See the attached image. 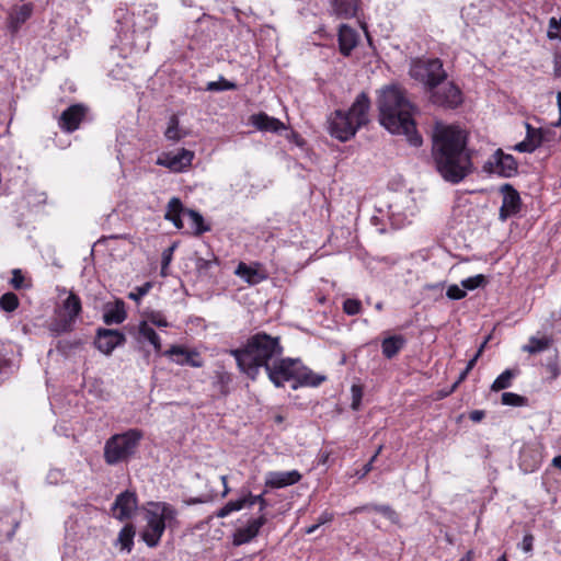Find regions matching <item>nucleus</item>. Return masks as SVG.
<instances>
[{
	"label": "nucleus",
	"mask_w": 561,
	"mask_h": 561,
	"mask_svg": "<svg viewBox=\"0 0 561 561\" xmlns=\"http://www.w3.org/2000/svg\"><path fill=\"white\" fill-rule=\"evenodd\" d=\"M373 511L381 514L387 519H389L391 523L396 524L399 520V516H398L397 512L390 505L375 504V505H373Z\"/></svg>",
	"instance_id": "a18cd8bd"
},
{
	"label": "nucleus",
	"mask_w": 561,
	"mask_h": 561,
	"mask_svg": "<svg viewBox=\"0 0 561 561\" xmlns=\"http://www.w3.org/2000/svg\"><path fill=\"white\" fill-rule=\"evenodd\" d=\"M238 368L251 380H256L262 368H266L274 359L284 354L279 336L266 332H257L248 337L247 342L238 348L231 350Z\"/></svg>",
	"instance_id": "7ed1b4c3"
},
{
	"label": "nucleus",
	"mask_w": 561,
	"mask_h": 561,
	"mask_svg": "<svg viewBox=\"0 0 561 561\" xmlns=\"http://www.w3.org/2000/svg\"><path fill=\"white\" fill-rule=\"evenodd\" d=\"M355 125L357 124L350 114H346L345 111L336 110L329 119V133L340 141H347L359 129V126Z\"/></svg>",
	"instance_id": "9b49d317"
},
{
	"label": "nucleus",
	"mask_w": 561,
	"mask_h": 561,
	"mask_svg": "<svg viewBox=\"0 0 561 561\" xmlns=\"http://www.w3.org/2000/svg\"><path fill=\"white\" fill-rule=\"evenodd\" d=\"M333 517H334V516H333V514H332V513H330V512H328V511H324V512H322V513H321V515L318 517L317 523H318V525H319V526H321V525H324V524H327V523L332 522V520H333Z\"/></svg>",
	"instance_id": "680f3d73"
},
{
	"label": "nucleus",
	"mask_w": 561,
	"mask_h": 561,
	"mask_svg": "<svg viewBox=\"0 0 561 561\" xmlns=\"http://www.w3.org/2000/svg\"><path fill=\"white\" fill-rule=\"evenodd\" d=\"M267 522L265 514H261L257 518L250 519L247 526L238 528L233 534L232 543L237 547L250 542L255 538L262 526Z\"/></svg>",
	"instance_id": "6ab92c4d"
},
{
	"label": "nucleus",
	"mask_w": 561,
	"mask_h": 561,
	"mask_svg": "<svg viewBox=\"0 0 561 561\" xmlns=\"http://www.w3.org/2000/svg\"><path fill=\"white\" fill-rule=\"evenodd\" d=\"M163 355L170 357L178 365H188L196 368L204 365L197 351L187 350L182 345H172Z\"/></svg>",
	"instance_id": "dca6fc26"
},
{
	"label": "nucleus",
	"mask_w": 561,
	"mask_h": 561,
	"mask_svg": "<svg viewBox=\"0 0 561 561\" xmlns=\"http://www.w3.org/2000/svg\"><path fill=\"white\" fill-rule=\"evenodd\" d=\"M373 505L374 504H366V505H363V506L355 507L351 513L352 514H358V513H362V512L373 511Z\"/></svg>",
	"instance_id": "0e129e2a"
},
{
	"label": "nucleus",
	"mask_w": 561,
	"mask_h": 561,
	"mask_svg": "<svg viewBox=\"0 0 561 561\" xmlns=\"http://www.w3.org/2000/svg\"><path fill=\"white\" fill-rule=\"evenodd\" d=\"M370 108V100L367 93H359L346 114L352 116V119L359 126V128L368 123V111Z\"/></svg>",
	"instance_id": "4be33fe9"
},
{
	"label": "nucleus",
	"mask_w": 561,
	"mask_h": 561,
	"mask_svg": "<svg viewBox=\"0 0 561 561\" xmlns=\"http://www.w3.org/2000/svg\"><path fill=\"white\" fill-rule=\"evenodd\" d=\"M501 402L504 405L525 407L528 403V399L514 392H504L501 397Z\"/></svg>",
	"instance_id": "58836bf2"
},
{
	"label": "nucleus",
	"mask_w": 561,
	"mask_h": 561,
	"mask_svg": "<svg viewBox=\"0 0 561 561\" xmlns=\"http://www.w3.org/2000/svg\"><path fill=\"white\" fill-rule=\"evenodd\" d=\"M409 75L413 80L422 83L427 92L447 79V72L439 58L412 59Z\"/></svg>",
	"instance_id": "423d86ee"
},
{
	"label": "nucleus",
	"mask_w": 561,
	"mask_h": 561,
	"mask_svg": "<svg viewBox=\"0 0 561 561\" xmlns=\"http://www.w3.org/2000/svg\"><path fill=\"white\" fill-rule=\"evenodd\" d=\"M432 156L440 176L451 184L460 183L473 169L467 134L459 127L447 126L433 136Z\"/></svg>",
	"instance_id": "f257e3e1"
},
{
	"label": "nucleus",
	"mask_w": 561,
	"mask_h": 561,
	"mask_svg": "<svg viewBox=\"0 0 561 561\" xmlns=\"http://www.w3.org/2000/svg\"><path fill=\"white\" fill-rule=\"evenodd\" d=\"M135 527L131 524H126L119 531L117 543L121 550L130 552L134 546Z\"/></svg>",
	"instance_id": "f704fd0d"
},
{
	"label": "nucleus",
	"mask_w": 561,
	"mask_h": 561,
	"mask_svg": "<svg viewBox=\"0 0 561 561\" xmlns=\"http://www.w3.org/2000/svg\"><path fill=\"white\" fill-rule=\"evenodd\" d=\"M483 170L501 178H512L518 172V163L512 154L497 149L484 163Z\"/></svg>",
	"instance_id": "9d476101"
},
{
	"label": "nucleus",
	"mask_w": 561,
	"mask_h": 561,
	"mask_svg": "<svg viewBox=\"0 0 561 561\" xmlns=\"http://www.w3.org/2000/svg\"><path fill=\"white\" fill-rule=\"evenodd\" d=\"M186 136V131L180 127L179 117L173 114L168 121V126L164 131V137L171 141H179Z\"/></svg>",
	"instance_id": "72a5a7b5"
},
{
	"label": "nucleus",
	"mask_w": 561,
	"mask_h": 561,
	"mask_svg": "<svg viewBox=\"0 0 561 561\" xmlns=\"http://www.w3.org/2000/svg\"><path fill=\"white\" fill-rule=\"evenodd\" d=\"M526 138L514 146L518 152H534L542 144V134L539 129L533 128L526 123Z\"/></svg>",
	"instance_id": "cd10ccee"
},
{
	"label": "nucleus",
	"mask_w": 561,
	"mask_h": 561,
	"mask_svg": "<svg viewBox=\"0 0 561 561\" xmlns=\"http://www.w3.org/2000/svg\"><path fill=\"white\" fill-rule=\"evenodd\" d=\"M185 216H187L192 221L194 228V236L199 237L203 233L211 230V226L205 222L204 217L197 210L188 208L185 211Z\"/></svg>",
	"instance_id": "473e14b6"
},
{
	"label": "nucleus",
	"mask_w": 561,
	"mask_h": 561,
	"mask_svg": "<svg viewBox=\"0 0 561 561\" xmlns=\"http://www.w3.org/2000/svg\"><path fill=\"white\" fill-rule=\"evenodd\" d=\"M147 320L158 328L169 327L165 317L159 311H150L147 313Z\"/></svg>",
	"instance_id": "8fccbe9b"
},
{
	"label": "nucleus",
	"mask_w": 561,
	"mask_h": 561,
	"mask_svg": "<svg viewBox=\"0 0 561 561\" xmlns=\"http://www.w3.org/2000/svg\"><path fill=\"white\" fill-rule=\"evenodd\" d=\"M125 341V335L118 330L99 329L94 345L100 352L110 355L115 347L123 345Z\"/></svg>",
	"instance_id": "ddd939ff"
},
{
	"label": "nucleus",
	"mask_w": 561,
	"mask_h": 561,
	"mask_svg": "<svg viewBox=\"0 0 561 561\" xmlns=\"http://www.w3.org/2000/svg\"><path fill=\"white\" fill-rule=\"evenodd\" d=\"M231 382L232 375L227 371L224 366H218L217 369L214 370L211 376V387L220 398H226L230 393Z\"/></svg>",
	"instance_id": "393cba45"
},
{
	"label": "nucleus",
	"mask_w": 561,
	"mask_h": 561,
	"mask_svg": "<svg viewBox=\"0 0 561 561\" xmlns=\"http://www.w3.org/2000/svg\"><path fill=\"white\" fill-rule=\"evenodd\" d=\"M488 340H489V337L484 340V342L480 345V347L478 348V351L474 354V356L468 362V364H467V366L465 368V369H467V371H470L474 367L478 358L483 353V350H484L485 344L488 343Z\"/></svg>",
	"instance_id": "bf43d9fd"
},
{
	"label": "nucleus",
	"mask_w": 561,
	"mask_h": 561,
	"mask_svg": "<svg viewBox=\"0 0 561 561\" xmlns=\"http://www.w3.org/2000/svg\"><path fill=\"white\" fill-rule=\"evenodd\" d=\"M501 192L503 194V201L499 218L500 220L505 221L520 210L522 201L518 192L508 183L502 185Z\"/></svg>",
	"instance_id": "4468645a"
},
{
	"label": "nucleus",
	"mask_w": 561,
	"mask_h": 561,
	"mask_svg": "<svg viewBox=\"0 0 561 561\" xmlns=\"http://www.w3.org/2000/svg\"><path fill=\"white\" fill-rule=\"evenodd\" d=\"M237 84L234 82L226 80L224 77H220L217 81H210L207 83L206 90L208 91H228L236 90Z\"/></svg>",
	"instance_id": "37998d69"
},
{
	"label": "nucleus",
	"mask_w": 561,
	"mask_h": 561,
	"mask_svg": "<svg viewBox=\"0 0 561 561\" xmlns=\"http://www.w3.org/2000/svg\"><path fill=\"white\" fill-rule=\"evenodd\" d=\"M554 75L556 77H561V60L556 59L554 62Z\"/></svg>",
	"instance_id": "338daca9"
},
{
	"label": "nucleus",
	"mask_w": 561,
	"mask_h": 561,
	"mask_svg": "<svg viewBox=\"0 0 561 561\" xmlns=\"http://www.w3.org/2000/svg\"><path fill=\"white\" fill-rule=\"evenodd\" d=\"M343 311L347 316H356L362 311V302L358 299L347 298L343 302Z\"/></svg>",
	"instance_id": "49530a36"
},
{
	"label": "nucleus",
	"mask_w": 561,
	"mask_h": 561,
	"mask_svg": "<svg viewBox=\"0 0 561 561\" xmlns=\"http://www.w3.org/2000/svg\"><path fill=\"white\" fill-rule=\"evenodd\" d=\"M516 376V373L512 369H505L501 375L497 376V378L493 381L491 386L492 391H500L507 389L512 386V381L514 377Z\"/></svg>",
	"instance_id": "e433bc0d"
},
{
	"label": "nucleus",
	"mask_w": 561,
	"mask_h": 561,
	"mask_svg": "<svg viewBox=\"0 0 561 561\" xmlns=\"http://www.w3.org/2000/svg\"><path fill=\"white\" fill-rule=\"evenodd\" d=\"M486 283L485 276L478 274L461 280V286L465 290H474Z\"/></svg>",
	"instance_id": "c03bdc74"
},
{
	"label": "nucleus",
	"mask_w": 561,
	"mask_h": 561,
	"mask_svg": "<svg viewBox=\"0 0 561 561\" xmlns=\"http://www.w3.org/2000/svg\"><path fill=\"white\" fill-rule=\"evenodd\" d=\"M176 247H178V243L174 242L169 248L163 250V252H162V260H161V274L162 275H165V271H167V268L169 267V265H170V263L172 261L173 252L176 249Z\"/></svg>",
	"instance_id": "09e8293b"
},
{
	"label": "nucleus",
	"mask_w": 561,
	"mask_h": 561,
	"mask_svg": "<svg viewBox=\"0 0 561 561\" xmlns=\"http://www.w3.org/2000/svg\"><path fill=\"white\" fill-rule=\"evenodd\" d=\"M339 49L340 53L347 57L352 50L357 46L358 34L357 32L348 26L347 24H341L337 34Z\"/></svg>",
	"instance_id": "b1692460"
},
{
	"label": "nucleus",
	"mask_w": 561,
	"mask_h": 561,
	"mask_svg": "<svg viewBox=\"0 0 561 561\" xmlns=\"http://www.w3.org/2000/svg\"><path fill=\"white\" fill-rule=\"evenodd\" d=\"M186 209L179 197H172L168 203L164 219L171 221L175 228L182 229L183 221L181 217L185 216Z\"/></svg>",
	"instance_id": "c85d7f7f"
},
{
	"label": "nucleus",
	"mask_w": 561,
	"mask_h": 561,
	"mask_svg": "<svg viewBox=\"0 0 561 561\" xmlns=\"http://www.w3.org/2000/svg\"><path fill=\"white\" fill-rule=\"evenodd\" d=\"M64 478L61 470L53 469L47 474V481L51 484H57Z\"/></svg>",
	"instance_id": "052dcab7"
},
{
	"label": "nucleus",
	"mask_w": 561,
	"mask_h": 561,
	"mask_svg": "<svg viewBox=\"0 0 561 561\" xmlns=\"http://www.w3.org/2000/svg\"><path fill=\"white\" fill-rule=\"evenodd\" d=\"M175 510L163 504L161 512L148 511L146 514V526L141 531V538L148 547H157L165 530L167 523L175 519Z\"/></svg>",
	"instance_id": "0eeeda50"
},
{
	"label": "nucleus",
	"mask_w": 561,
	"mask_h": 561,
	"mask_svg": "<svg viewBox=\"0 0 561 561\" xmlns=\"http://www.w3.org/2000/svg\"><path fill=\"white\" fill-rule=\"evenodd\" d=\"M10 284L14 289H22L26 287L25 278L21 270L15 268L12 271V278L10 280Z\"/></svg>",
	"instance_id": "3c124183"
},
{
	"label": "nucleus",
	"mask_w": 561,
	"mask_h": 561,
	"mask_svg": "<svg viewBox=\"0 0 561 561\" xmlns=\"http://www.w3.org/2000/svg\"><path fill=\"white\" fill-rule=\"evenodd\" d=\"M379 122L391 134L407 136L410 145L419 147L422 137L417 134L413 119L414 106L407 92L399 85H388L378 96Z\"/></svg>",
	"instance_id": "f03ea898"
},
{
	"label": "nucleus",
	"mask_w": 561,
	"mask_h": 561,
	"mask_svg": "<svg viewBox=\"0 0 561 561\" xmlns=\"http://www.w3.org/2000/svg\"><path fill=\"white\" fill-rule=\"evenodd\" d=\"M430 101L437 106L456 108L462 103V93L453 81H443L428 91Z\"/></svg>",
	"instance_id": "1a4fd4ad"
},
{
	"label": "nucleus",
	"mask_w": 561,
	"mask_h": 561,
	"mask_svg": "<svg viewBox=\"0 0 561 561\" xmlns=\"http://www.w3.org/2000/svg\"><path fill=\"white\" fill-rule=\"evenodd\" d=\"M140 336L146 339L153 347L156 352L161 351V340L157 332L148 324L147 321H141L138 328Z\"/></svg>",
	"instance_id": "c9c22d12"
},
{
	"label": "nucleus",
	"mask_w": 561,
	"mask_h": 561,
	"mask_svg": "<svg viewBox=\"0 0 561 561\" xmlns=\"http://www.w3.org/2000/svg\"><path fill=\"white\" fill-rule=\"evenodd\" d=\"M389 218L391 220V225L396 229H399V228L403 227L405 225V222H409V220L405 216L401 217V215L393 209V206H390Z\"/></svg>",
	"instance_id": "5fc2aeb1"
},
{
	"label": "nucleus",
	"mask_w": 561,
	"mask_h": 561,
	"mask_svg": "<svg viewBox=\"0 0 561 561\" xmlns=\"http://www.w3.org/2000/svg\"><path fill=\"white\" fill-rule=\"evenodd\" d=\"M534 536L531 534H527L524 536L523 541L520 543V548L524 552L529 553L534 548Z\"/></svg>",
	"instance_id": "13d9d810"
},
{
	"label": "nucleus",
	"mask_w": 561,
	"mask_h": 561,
	"mask_svg": "<svg viewBox=\"0 0 561 561\" xmlns=\"http://www.w3.org/2000/svg\"><path fill=\"white\" fill-rule=\"evenodd\" d=\"M362 0H331L332 12L340 19H352L357 15Z\"/></svg>",
	"instance_id": "bb28decb"
},
{
	"label": "nucleus",
	"mask_w": 561,
	"mask_h": 561,
	"mask_svg": "<svg viewBox=\"0 0 561 561\" xmlns=\"http://www.w3.org/2000/svg\"><path fill=\"white\" fill-rule=\"evenodd\" d=\"M371 469H373V466L370 463H366L363 467V469L359 472H357L358 478L359 479L364 478L365 476H367L371 471Z\"/></svg>",
	"instance_id": "69168bd1"
},
{
	"label": "nucleus",
	"mask_w": 561,
	"mask_h": 561,
	"mask_svg": "<svg viewBox=\"0 0 561 561\" xmlns=\"http://www.w3.org/2000/svg\"><path fill=\"white\" fill-rule=\"evenodd\" d=\"M561 33V19L557 20L556 18H551L549 22V37L550 38H558L560 37Z\"/></svg>",
	"instance_id": "4d7b16f0"
},
{
	"label": "nucleus",
	"mask_w": 561,
	"mask_h": 561,
	"mask_svg": "<svg viewBox=\"0 0 561 561\" xmlns=\"http://www.w3.org/2000/svg\"><path fill=\"white\" fill-rule=\"evenodd\" d=\"M88 107L83 104H73L67 107L60 115L58 124L59 127L66 133H73L80 126V123L85 118Z\"/></svg>",
	"instance_id": "2eb2a0df"
},
{
	"label": "nucleus",
	"mask_w": 561,
	"mask_h": 561,
	"mask_svg": "<svg viewBox=\"0 0 561 561\" xmlns=\"http://www.w3.org/2000/svg\"><path fill=\"white\" fill-rule=\"evenodd\" d=\"M194 152L181 149L176 153L165 152L157 159V164L165 167L173 172H182L192 164Z\"/></svg>",
	"instance_id": "f8f14e48"
},
{
	"label": "nucleus",
	"mask_w": 561,
	"mask_h": 561,
	"mask_svg": "<svg viewBox=\"0 0 561 561\" xmlns=\"http://www.w3.org/2000/svg\"><path fill=\"white\" fill-rule=\"evenodd\" d=\"M264 494H265V492H263L262 494H259V495H253L251 492H248L247 494H244L243 497H244V500H247V507H251L254 504H259L260 513L264 514L263 513L264 510L268 506V503H267L266 499L264 497Z\"/></svg>",
	"instance_id": "79ce46f5"
},
{
	"label": "nucleus",
	"mask_w": 561,
	"mask_h": 561,
	"mask_svg": "<svg viewBox=\"0 0 561 561\" xmlns=\"http://www.w3.org/2000/svg\"><path fill=\"white\" fill-rule=\"evenodd\" d=\"M19 307V298L13 293H5L0 297V308L5 312H12Z\"/></svg>",
	"instance_id": "ea45409f"
},
{
	"label": "nucleus",
	"mask_w": 561,
	"mask_h": 561,
	"mask_svg": "<svg viewBox=\"0 0 561 561\" xmlns=\"http://www.w3.org/2000/svg\"><path fill=\"white\" fill-rule=\"evenodd\" d=\"M484 415H485L484 411H482V410H474V411L470 412L469 419L472 422H480V421L483 420Z\"/></svg>",
	"instance_id": "e2e57ef3"
},
{
	"label": "nucleus",
	"mask_w": 561,
	"mask_h": 561,
	"mask_svg": "<svg viewBox=\"0 0 561 561\" xmlns=\"http://www.w3.org/2000/svg\"><path fill=\"white\" fill-rule=\"evenodd\" d=\"M82 310L81 299L75 293L62 301L61 306L56 310V317L49 324V331L53 335L72 331L77 317Z\"/></svg>",
	"instance_id": "6e6552de"
},
{
	"label": "nucleus",
	"mask_w": 561,
	"mask_h": 561,
	"mask_svg": "<svg viewBox=\"0 0 561 561\" xmlns=\"http://www.w3.org/2000/svg\"><path fill=\"white\" fill-rule=\"evenodd\" d=\"M546 369L549 371L551 380H554L561 374V370L559 368L558 355L557 354H556L554 357L549 358L547 360Z\"/></svg>",
	"instance_id": "603ef678"
},
{
	"label": "nucleus",
	"mask_w": 561,
	"mask_h": 561,
	"mask_svg": "<svg viewBox=\"0 0 561 561\" xmlns=\"http://www.w3.org/2000/svg\"><path fill=\"white\" fill-rule=\"evenodd\" d=\"M529 451L530 450L527 447L522 450L520 467H523L525 471H535L540 466L541 458L540 455L536 453V455L531 457V461L527 462L526 456Z\"/></svg>",
	"instance_id": "a19ab883"
},
{
	"label": "nucleus",
	"mask_w": 561,
	"mask_h": 561,
	"mask_svg": "<svg viewBox=\"0 0 561 561\" xmlns=\"http://www.w3.org/2000/svg\"><path fill=\"white\" fill-rule=\"evenodd\" d=\"M127 314L125 304L122 300H116L113 306H107L103 313V321L105 324H121L125 321Z\"/></svg>",
	"instance_id": "c756f323"
},
{
	"label": "nucleus",
	"mask_w": 561,
	"mask_h": 561,
	"mask_svg": "<svg viewBox=\"0 0 561 561\" xmlns=\"http://www.w3.org/2000/svg\"><path fill=\"white\" fill-rule=\"evenodd\" d=\"M553 344L552 336L543 335L541 337L530 336L528 343L522 346V351L530 355L545 352Z\"/></svg>",
	"instance_id": "2f4dec72"
},
{
	"label": "nucleus",
	"mask_w": 561,
	"mask_h": 561,
	"mask_svg": "<svg viewBox=\"0 0 561 561\" xmlns=\"http://www.w3.org/2000/svg\"><path fill=\"white\" fill-rule=\"evenodd\" d=\"M260 264L248 265L240 262L234 271V274L247 282L249 285H257L267 278L265 271L260 268Z\"/></svg>",
	"instance_id": "5701e85b"
},
{
	"label": "nucleus",
	"mask_w": 561,
	"mask_h": 561,
	"mask_svg": "<svg viewBox=\"0 0 561 561\" xmlns=\"http://www.w3.org/2000/svg\"><path fill=\"white\" fill-rule=\"evenodd\" d=\"M136 508L137 496L129 491L118 494L112 505L113 516L119 520L130 518Z\"/></svg>",
	"instance_id": "a211bd4d"
},
{
	"label": "nucleus",
	"mask_w": 561,
	"mask_h": 561,
	"mask_svg": "<svg viewBox=\"0 0 561 561\" xmlns=\"http://www.w3.org/2000/svg\"><path fill=\"white\" fill-rule=\"evenodd\" d=\"M352 409L358 410L363 397V390L360 386L353 385L352 386Z\"/></svg>",
	"instance_id": "6e6d98bb"
},
{
	"label": "nucleus",
	"mask_w": 561,
	"mask_h": 561,
	"mask_svg": "<svg viewBox=\"0 0 561 561\" xmlns=\"http://www.w3.org/2000/svg\"><path fill=\"white\" fill-rule=\"evenodd\" d=\"M302 476L298 470L268 471L265 474V486L270 489H282L294 485L301 480Z\"/></svg>",
	"instance_id": "aec40b11"
},
{
	"label": "nucleus",
	"mask_w": 561,
	"mask_h": 561,
	"mask_svg": "<svg viewBox=\"0 0 561 561\" xmlns=\"http://www.w3.org/2000/svg\"><path fill=\"white\" fill-rule=\"evenodd\" d=\"M144 433L129 428L124 433L112 435L104 444V461L108 466L128 462L136 454Z\"/></svg>",
	"instance_id": "39448f33"
},
{
	"label": "nucleus",
	"mask_w": 561,
	"mask_h": 561,
	"mask_svg": "<svg viewBox=\"0 0 561 561\" xmlns=\"http://www.w3.org/2000/svg\"><path fill=\"white\" fill-rule=\"evenodd\" d=\"M251 124L259 130L277 133L285 128V125L275 117L261 112L250 117Z\"/></svg>",
	"instance_id": "a878e982"
},
{
	"label": "nucleus",
	"mask_w": 561,
	"mask_h": 561,
	"mask_svg": "<svg viewBox=\"0 0 561 561\" xmlns=\"http://www.w3.org/2000/svg\"><path fill=\"white\" fill-rule=\"evenodd\" d=\"M264 370L270 381L277 388L283 387L287 381H294L291 385L294 390L299 387H318L325 380V376L314 374L299 358L283 355L274 359Z\"/></svg>",
	"instance_id": "20e7f679"
},
{
	"label": "nucleus",
	"mask_w": 561,
	"mask_h": 561,
	"mask_svg": "<svg viewBox=\"0 0 561 561\" xmlns=\"http://www.w3.org/2000/svg\"><path fill=\"white\" fill-rule=\"evenodd\" d=\"M34 7L32 3H23L11 8L7 19V26L12 35H15L22 25L32 16Z\"/></svg>",
	"instance_id": "412c9836"
},
{
	"label": "nucleus",
	"mask_w": 561,
	"mask_h": 561,
	"mask_svg": "<svg viewBox=\"0 0 561 561\" xmlns=\"http://www.w3.org/2000/svg\"><path fill=\"white\" fill-rule=\"evenodd\" d=\"M404 345L405 339L400 334L386 337L381 342L382 355L386 358L391 359L396 355H398V353L404 347Z\"/></svg>",
	"instance_id": "7c9ffc66"
},
{
	"label": "nucleus",
	"mask_w": 561,
	"mask_h": 561,
	"mask_svg": "<svg viewBox=\"0 0 561 561\" xmlns=\"http://www.w3.org/2000/svg\"><path fill=\"white\" fill-rule=\"evenodd\" d=\"M247 507V500L244 497H240L236 501H229L222 506L217 513L216 516L219 518H225L230 515L232 512H238L242 508Z\"/></svg>",
	"instance_id": "4c0bfd02"
},
{
	"label": "nucleus",
	"mask_w": 561,
	"mask_h": 561,
	"mask_svg": "<svg viewBox=\"0 0 561 561\" xmlns=\"http://www.w3.org/2000/svg\"><path fill=\"white\" fill-rule=\"evenodd\" d=\"M157 8L153 4H148L144 8H139L137 11L133 12V28L134 32L145 33L152 27H154L158 23L159 16L157 13Z\"/></svg>",
	"instance_id": "f3484780"
},
{
	"label": "nucleus",
	"mask_w": 561,
	"mask_h": 561,
	"mask_svg": "<svg viewBox=\"0 0 561 561\" xmlns=\"http://www.w3.org/2000/svg\"><path fill=\"white\" fill-rule=\"evenodd\" d=\"M152 284L150 282H147L142 284L141 286L136 287L133 291L128 294V298L131 300L139 302L144 296H146L149 290L151 289Z\"/></svg>",
	"instance_id": "de8ad7c7"
},
{
	"label": "nucleus",
	"mask_w": 561,
	"mask_h": 561,
	"mask_svg": "<svg viewBox=\"0 0 561 561\" xmlns=\"http://www.w3.org/2000/svg\"><path fill=\"white\" fill-rule=\"evenodd\" d=\"M557 101H558L560 117H559V121L557 122L556 126H561V92H558Z\"/></svg>",
	"instance_id": "774afa93"
},
{
	"label": "nucleus",
	"mask_w": 561,
	"mask_h": 561,
	"mask_svg": "<svg viewBox=\"0 0 561 561\" xmlns=\"http://www.w3.org/2000/svg\"><path fill=\"white\" fill-rule=\"evenodd\" d=\"M467 291L461 289L458 285L454 284L447 288L446 296L451 300H460L465 298Z\"/></svg>",
	"instance_id": "864d4df0"
}]
</instances>
